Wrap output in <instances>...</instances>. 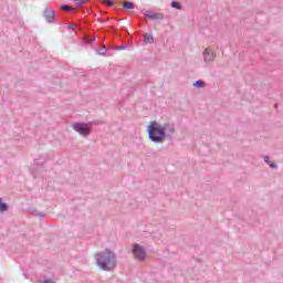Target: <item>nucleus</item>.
Listing matches in <instances>:
<instances>
[{
	"label": "nucleus",
	"instance_id": "9b49d317",
	"mask_svg": "<svg viewBox=\"0 0 283 283\" xmlns=\"http://www.w3.org/2000/svg\"><path fill=\"white\" fill-rule=\"evenodd\" d=\"M123 8L124 10H134L136 6L134 4V2L126 1L124 2Z\"/></svg>",
	"mask_w": 283,
	"mask_h": 283
},
{
	"label": "nucleus",
	"instance_id": "f03ea898",
	"mask_svg": "<svg viewBox=\"0 0 283 283\" xmlns=\"http://www.w3.org/2000/svg\"><path fill=\"white\" fill-rule=\"evenodd\" d=\"M148 138L151 143H163L165 135L163 134V124L153 120L147 127Z\"/></svg>",
	"mask_w": 283,
	"mask_h": 283
},
{
	"label": "nucleus",
	"instance_id": "6ab92c4d",
	"mask_svg": "<svg viewBox=\"0 0 283 283\" xmlns=\"http://www.w3.org/2000/svg\"><path fill=\"white\" fill-rule=\"evenodd\" d=\"M263 160H264V163H266V165L271 164V157H269V156H264Z\"/></svg>",
	"mask_w": 283,
	"mask_h": 283
},
{
	"label": "nucleus",
	"instance_id": "dca6fc26",
	"mask_svg": "<svg viewBox=\"0 0 283 283\" xmlns=\"http://www.w3.org/2000/svg\"><path fill=\"white\" fill-rule=\"evenodd\" d=\"M97 54H101V55L107 54V48L102 46L99 50H97Z\"/></svg>",
	"mask_w": 283,
	"mask_h": 283
},
{
	"label": "nucleus",
	"instance_id": "ddd939ff",
	"mask_svg": "<svg viewBox=\"0 0 283 283\" xmlns=\"http://www.w3.org/2000/svg\"><path fill=\"white\" fill-rule=\"evenodd\" d=\"M170 6H171V8H175V10H182V6L179 4V2L176 0H172Z\"/></svg>",
	"mask_w": 283,
	"mask_h": 283
},
{
	"label": "nucleus",
	"instance_id": "f3484780",
	"mask_svg": "<svg viewBox=\"0 0 283 283\" xmlns=\"http://www.w3.org/2000/svg\"><path fill=\"white\" fill-rule=\"evenodd\" d=\"M127 48H129V45L124 44V45L115 46V50H117V51L127 50Z\"/></svg>",
	"mask_w": 283,
	"mask_h": 283
},
{
	"label": "nucleus",
	"instance_id": "39448f33",
	"mask_svg": "<svg viewBox=\"0 0 283 283\" xmlns=\"http://www.w3.org/2000/svg\"><path fill=\"white\" fill-rule=\"evenodd\" d=\"M72 129H74V132H77V134H80L84 138H87V135L92 134V129L87 126V124L83 123H73Z\"/></svg>",
	"mask_w": 283,
	"mask_h": 283
},
{
	"label": "nucleus",
	"instance_id": "aec40b11",
	"mask_svg": "<svg viewBox=\"0 0 283 283\" xmlns=\"http://www.w3.org/2000/svg\"><path fill=\"white\" fill-rule=\"evenodd\" d=\"M61 8L63 10H65L66 12H70V10H71L70 6H66V4H63Z\"/></svg>",
	"mask_w": 283,
	"mask_h": 283
},
{
	"label": "nucleus",
	"instance_id": "20e7f679",
	"mask_svg": "<svg viewBox=\"0 0 283 283\" xmlns=\"http://www.w3.org/2000/svg\"><path fill=\"white\" fill-rule=\"evenodd\" d=\"M161 130L164 134V140H171L174 134H176V126L172 123L161 124Z\"/></svg>",
	"mask_w": 283,
	"mask_h": 283
},
{
	"label": "nucleus",
	"instance_id": "412c9836",
	"mask_svg": "<svg viewBox=\"0 0 283 283\" xmlns=\"http://www.w3.org/2000/svg\"><path fill=\"white\" fill-rule=\"evenodd\" d=\"M41 283H54V281L52 279H44Z\"/></svg>",
	"mask_w": 283,
	"mask_h": 283
},
{
	"label": "nucleus",
	"instance_id": "2eb2a0df",
	"mask_svg": "<svg viewBox=\"0 0 283 283\" xmlns=\"http://www.w3.org/2000/svg\"><path fill=\"white\" fill-rule=\"evenodd\" d=\"M8 209V203L3 202L0 199V212L3 213V211H6Z\"/></svg>",
	"mask_w": 283,
	"mask_h": 283
},
{
	"label": "nucleus",
	"instance_id": "5701e85b",
	"mask_svg": "<svg viewBox=\"0 0 283 283\" xmlns=\"http://www.w3.org/2000/svg\"><path fill=\"white\" fill-rule=\"evenodd\" d=\"M269 166L271 167V169H277V165H275L273 163H271Z\"/></svg>",
	"mask_w": 283,
	"mask_h": 283
},
{
	"label": "nucleus",
	"instance_id": "6e6552de",
	"mask_svg": "<svg viewBox=\"0 0 283 283\" xmlns=\"http://www.w3.org/2000/svg\"><path fill=\"white\" fill-rule=\"evenodd\" d=\"M42 165L43 160H34L33 165L30 167V172L33 175V178H36V174H39V169H41Z\"/></svg>",
	"mask_w": 283,
	"mask_h": 283
},
{
	"label": "nucleus",
	"instance_id": "9d476101",
	"mask_svg": "<svg viewBox=\"0 0 283 283\" xmlns=\"http://www.w3.org/2000/svg\"><path fill=\"white\" fill-rule=\"evenodd\" d=\"M144 43L145 45H149L154 43V35L151 33H145L144 34Z\"/></svg>",
	"mask_w": 283,
	"mask_h": 283
},
{
	"label": "nucleus",
	"instance_id": "a211bd4d",
	"mask_svg": "<svg viewBox=\"0 0 283 283\" xmlns=\"http://www.w3.org/2000/svg\"><path fill=\"white\" fill-rule=\"evenodd\" d=\"M104 3L106 6H108L109 8H112V6H114V2L112 0H104Z\"/></svg>",
	"mask_w": 283,
	"mask_h": 283
},
{
	"label": "nucleus",
	"instance_id": "4468645a",
	"mask_svg": "<svg viewBox=\"0 0 283 283\" xmlns=\"http://www.w3.org/2000/svg\"><path fill=\"white\" fill-rule=\"evenodd\" d=\"M192 85L197 88L205 87V82L202 80H198Z\"/></svg>",
	"mask_w": 283,
	"mask_h": 283
},
{
	"label": "nucleus",
	"instance_id": "0eeeda50",
	"mask_svg": "<svg viewBox=\"0 0 283 283\" xmlns=\"http://www.w3.org/2000/svg\"><path fill=\"white\" fill-rule=\"evenodd\" d=\"M145 17L150 19V21H163L165 20V13L155 12L154 10H146Z\"/></svg>",
	"mask_w": 283,
	"mask_h": 283
},
{
	"label": "nucleus",
	"instance_id": "f8f14e48",
	"mask_svg": "<svg viewBox=\"0 0 283 283\" xmlns=\"http://www.w3.org/2000/svg\"><path fill=\"white\" fill-rule=\"evenodd\" d=\"M76 8H81L82 6H85V3H87V1L90 0H73Z\"/></svg>",
	"mask_w": 283,
	"mask_h": 283
},
{
	"label": "nucleus",
	"instance_id": "b1692460",
	"mask_svg": "<svg viewBox=\"0 0 283 283\" xmlns=\"http://www.w3.org/2000/svg\"><path fill=\"white\" fill-rule=\"evenodd\" d=\"M94 41H96V39L88 40V41H86V43H87L88 45H92V43H94Z\"/></svg>",
	"mask_w": 283,
	"mask_h": 283
},
{
	"label": "nucleus",
	"instance_id": "4be33fe9",
	"mask_svg": "<svg viewBox=\"0 0 283 283\" xmlns=\"http://www.w3.org/2000/svg\"><path fill=\"white\" fill-rule=\"evenodd\" d=\"M35 216H39V218H41V219L45 218V214H43L41 212H35Z\"/></svg>",
	"mask_w": 283,
	"mask_h": 283
},
{
	"label": "nucleus",
	"instance_id": "423d86ee",
	"mask_svg": "<svg viewBox=\"0 0 283 283\" xmlns=\"http://www.w3.org/2000/svg\"><path fill=\"white\" fill-rule=\"evenodd\" d=\"M42 17L45 19L46 23H54L56 11H54L52 7H46L42 12Z\"/></svg>",
	"mask_w": 283,
	"mask_h": 283
},
{
	"label": "nucleus",
	"instance_id": "1a4fd4ad",
	"mask_svg": "<svg viewBox=\"0 0 283 283\" xmlns=\"http://www.w3.org/2000/svg\"><path fill=\"white\" fill-rule=\"evenodd\" d=\"M213 59H216V53H213L211 51V49H206L203 51V61H205V63H211V61H213Z\"/></svg>",
	"mask_w": 283,
	"mask_h": 283
},
{
	"label": "nucleus",
	"instance_id": "f257e3e1",
	"mask_svg": "<svg viewBox=\"0 0 283 283\" xmlns=\"http://www.w3.org/2000/svg\"><path fill=\"white\" fill-rule=\"evenodd\" d=\"M96 264L102 271H112L116 268V253L106 249L102 252H98L95 256Z\"/></svg>",
	"mask_w": 283,
	"mask_h": 283
},
{
	"label": "nucleus",
	"instance_id": "7ed1b4c3",
	"mask_svg": "<svg viewBox=\"0 0 283 283\" xmlns=\"http://www.w3.org/2000/svg\"><path fill=\"white\" fill-rule=\"evenodd\" d=\"M132 252L135 260H138V262H145V260H147V250H145V247L136 243L133 245Z\"/></svg>",
	"mask_w": 283,
	"mask_h": 283
}]
</instances>
